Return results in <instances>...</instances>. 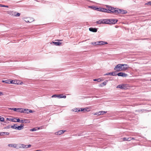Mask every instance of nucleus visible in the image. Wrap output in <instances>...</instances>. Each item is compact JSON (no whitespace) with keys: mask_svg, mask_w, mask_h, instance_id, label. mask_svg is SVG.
<instances>
[{"mask_svg":"<svg viewBox=\"0 0 151 151\" xmlns=\"http://www.w3.org/2000/svg\"><path fill=\"white\" fill-rule=\"evenodd\" d=\"M129 68V66L127 64H118L115 67L114 70L116 71H125Z\"/></svg>","mask_w":151,"mask_h":151,"instance_id":"obj_1","label":"nucleus"},{"mask_svg":"<svg viewBox=\"0 0 151 151\" xmlns=\"http://www.w3.org/2000/svg\"><path fill=\"white\" fill-rule=\"evenodd\" d=\"M107 8L108 9L109 13H113L116 14H117L118 8H114L109 5H106Z\"/></svg>","mask_w":151,"mask_h":151,"instance_id":"obj_2","label":"nucleus"},{"mask_svg":"<svg viewBox=\"0 0 151 151\" xmlns=\"http://www.w3.org/2000/svg\"><path fill=\"white\" fill-rule=\"evenodd\" d=\"M129 87V86L128 85L126 84H121L118 85L117 86V88H119L121 89H127Z\"/></svg>","mask_w":151,"mask_h":151,"instance_id":"obj_3","label":"nucleus"},{"mask_svg":"<svg viewBox=\"0 0 151 151\" xmlns=\"http://www.w3.org/2000/svg\"><path fill=\"white\" fill-rule=\"evenodd\" d=\"M66 97L65 95H52L51 97L52 98H56L58 99H60L61 98H65Z\"/></svg>","mask_w":151,"mask_h":151,"instance_id":"obj_4","label":"nucleus"},{"mask_svg":"<svg viewBox=\"0 0 151 151\" xmlns=\"http://www.w3.org/2000/svg\"><path fill=\"white\" fill-rule=\"evenodd\" d=\"M127 13V12L126 10L118 9L117 14H124Z\"/></svg>","mask_w":151,"mask_h":151,"instance_id":"obj_5","label":"nucleus"},{"mask_svg":"<svg viewBox=\"0 0 151 151\" xmlns=\"http://www.w3.org/2000/svg\"><path fill=\"white\" fill-rule=\"evenodd\" d=\"M97 10L101 11L102 12H106L109 13V12H108V9H107L104 8H97Z\"/></svg>","mask_w":151,"mask_h":151,"instance_id":"obj_6","label":"nucleus"},{"mask_svg":"<svg viewBox=\"0 0 151 151\" xmlns=\"http://www.w3.org/2000/svg\"><path fill=\"white\" fill-rule=\"evenodd\" d=\"M116 75L118 76H122L124 77H126L128 76V75L125 73L120 72L116 74Z\"/></svg>","mask_w":151,"mask_h":151,"instance_id":"obj_7","label":"nucleus"},{"mask_svg":"<svg viewBox=\"0 0 151 151\" xmlns=\"http://www.w3.org/2000/svg\"><path fill=\"white\" fill-rule=\"evenodd\" d=\"M20 15V14L19 13H17L16 12L12 11V12L11 15L14 17H18Z\"/></svg>","mask_w":151,"mask_h":151,"instance_id":"obj_8","label":"nucleus"},{"mask_svg":"<svg viewBox=\"0 0 151 151\" xmlns=\"http://www.w3.org/2000/svg\"><path fill=\"white\" fill-rule=\"evenodd\" d=\"M65 131V130H60L55 132V134L56 135H60L63 133Z\"/></svg>","mask_w":151,"mask_h":151,"instance_id":"obj_9","label":"nucleus"},{"mask_svg":"<svg viewBox=\"0 0 151 151\" xmlns=\"http://www.w3.org/2000/svg\"><path fill=\"white\" fill-rule=\"evenodd\" d=\"M106 42L103 41H100L97 42V44L98 45H102L106 44H107Z\"/></svg>","mask_w":151,"mask_h":151,"instance_id":"obj_10","label":"nucleus"},{"mask_svg":"<svg viewBox=\"0 0 151 151\" xmlns=\"http://www.w3.org/2000/svg\"><path fill=\"white\" fill-rule=\"evenodd\" d=\"M107 113L106 111H100L98 112H96L94 114L95 115H100L101 114H103L105 113Z\"/></svg>","mask_w":151,"mask_h":151,"instance_id":"obj_11","label":"nucleus"},{"mask_svg":"<svg viewBox=\"0 0 151 151\" xmlns=\"http://www.w3.org/2000/svg\"><path fill=\"white\" fill-rule=\"evenodd\" d=\"M105 75L114 76L116 75V72H111V73H106Z\"/></svg>","mask_w":151,"mask_h":151,"instance_id":"obj_12","label":"nucleus"},{"mask_svg":"<svg viewBox=\"0 0 151 151\" xmlns=\"http://www.w3.org/2000/svg\"><path fill=\"white\" fill-rule=\"evenodd\" d=\"M24 125L23 124H21L20 126L17 127V129L19 130H21L23 129V126Z\"/></svg>","mask_w":151,"mask_h":151,"instance_id":"obj_13","label":"nucleus"},{"mask_svg":"<svg viewBox=\"0 0 151 151\" xmlns=\"http://www.w3.org/2000/svg\"><path fill=\"white\" fill-rule=\"evenodd\" d=\"M89 30L91 32H96L97 31V29L96 28L91 27L89 28Z\"/></svg>","mask_w":151,"mask_h":151,"instance_id":"obj_14","label":"nucleus"},{"mask_svg":"<svg viewBox=\"0 0 151 151\" xmlns=\"http://www.w3.org/2000/svg\"><path fill=\"white\" fill-rule=\"evenodd\" d=\"M9 133L8 132H0V136H4L5 135H9Z\"/></svg>","mask_w":151,"mask_h":151,"instance_id":"obj_15","label":"nucleus"},{"mask_svg":"<svg viewBox=\"0 0 151 151\" xmlns=\"http://www.w3.org/2000/svg\"><path fill=\"white\" fill-rule=\"evenodd\" d=\"M109 20L107 19H104L103 20V24H108L109 23Z\"/></svg>","mask_w":151,"mask_h":151,"instance_id":"obj_16","label":"nucleus"},{"mask_svg":"<svg viewBox=\"0 0 151 151\" xmlns=\"http://www.w3.org/2000/svg\"><path fill=\"white\" fill-rule=\"evenodd\" d=\"M131 138L129 137L127 138V137H124L123 138V139L124 141H131Z\"/></svg>","mask_w":151,"mask_h":151,"instance_id":"obj_17","label":"nucleus"},{"mask_svg":"<svg viewBox=\"0 0 151 151\" xmlns=\"http://www.w3.org/2000/svg\"><path fill=\"white\" fill-rule=\"evenodd\" d=\"M17 111L23 113V109L22 108H17Z\"/></svg>","mask_w":151,"mask_h":151,"instance_id":"obj_18","label":"nucleus"},{"mask_svg":"<svg viewBox=\"0 0 151 151\" xmlns=\"http://www.w3.org/2000/svg\"><path fill=\"white\" fill-rule=\"evenodd\" d=\"M16 119L15 118L11 119V118H6V120H9L10 121H12L13 122H16V121L15 120Z\"/></svg>","mask_w":151,"mask_h":151,"instance_id":"obj_19","label":"nucleus"},{"mask_svg":"<svg viewBox=\"0 0 151 151\" xmlns=\"http://www.w3.org/2000/svg\"><path fill=\"white\" fill-rule=\"evenodd\" d=\"M71 111H74L75 112H78L80 111V109H78H78L77 108H74V109H72Z\"/></svg>","mask_w":151,"mask_h":151,"instance_id":"obj_20","label":"nucleus"},{"mask_svg":"<svg viewBox=\"0 0 151 151\" xmlns=\"http://www.w3.org/2000/svg\"><path fill=\"white\" fill-rule=\"evenodd\" d=\"M28 111H29L28 109H23V113H25L28 114L29 113Z\"/></svg>","mask_w":151,"mask_h":151,"instance_id":"obj_21","label":"nucleus"},{"mask_svg":"<svg viewBox=\"0 0 151 151\" xmlns=\"http://www.w3.org/2000/svg\"><path fill=\"white\" fill-rule=\"evenodd\" d=\"M24 123H30V121L29 119H24Z\"/></svg>","mask_w":151,"mask_h":151,"instance_id":"obj_22","label":"nucleus"},{"mask_svg":"<svg viewBox=\"0 0 151 151\" xmlns=\"http://www.w3.org/2000/svg\"><path fill=\"white\" fill-rule=\"evenodd\" d=\"M111 20L112 21L111 22L113 24H115L118 21V20L114 19H111Z\"/></svg>","mask_w":151,"mask_h":151,"instance_id":"obj_23","label":"nucleus"},{"mask_svg":"<svg viewBox=\"0 0 151 151\" xmlns=\"http://www.w3.org/2000/svg\"><path fill=\"white\" fill-rule=\"evenodd\" d=\"M53 43L56 45H60L61 44V43L58 42H53Z\"/></svg>","mask_w":151,"mask_h":151,"instance_id":"obj_24","label":"nucleus"},{"mask_svg":"<svg viewBox=\"0 0 151 151\" xmlns=\"http://www.w3.org/2000/svg\"><path fill=\"white\" fill-rule=\"evenodd\" d=\"M106 84V82H104L100 84L99 86V87H103L104 86H105Z\"/></svg>","mask_w":151,"mask_h":151,"instance_id":"obj_25","label":"nucleus"},{"mask_svg":"<svg viewBox=\"0 0 151 151\" xmlns=\"http://www.w3.org/2000/svg\"><path fill=\"white\" fill-rule=\"evenodd\" d=\"M8 146L9 147H16V145L13 144H9Z\"/></svg>","mask_w":151,"mask_h":151,"instance_id":"obj_26","label":"nucleus"},{"mask_svg":"<svg viewBox=\"0 0 151 151\" xmlns=\"http://www.w3.org/2000/svg\"><path fill=\"white\" fill-rule=\"evenodd\" d=\"M2 82L3 83H9L10 81L9 80H7L6 81H2Z\"/></svg>","mask_w":151,"mask_h":151,"instance_id":"obj_27","label":"nucleus"},{"mask_svg":"<svg viewBox=\"0 0 151 151\" xmlns=\"http://www.w3.org/2000/svg\"><path fill=\"white\" fill-rule=\"evenodd\" d=\"M17 124H14L12 126H11V128H12L13 129H17V127L15 126V125H16Z\"/></svg>","mask_w":151,"mask_h":151,"instance_id":"obj_28","label":"nucleus"},{"mask_svg":"<svg viewBox=\"0 0 151 151\" xmlns=\"http://www.w3.org/2000/svg\"><path fill=\"white\" fill-rule=\"evenodd\" d=\"M31 146V145H24V147L23 148H27L30 147Z\"/></svg>","mask_w":151,"mask_h":151,"instance_id":"obj_29","label":"nucleus"},{"mask_svg":"<svg viewBox=\"0 0 151 151\" xmlns=\"http://www.w3.org/2000/svg\"><path fill=\"white\" fill-rule=\"evenodd\" d=\"M9 109L13 110L15 111H17V108H11Z\"/></svg>","mask_w":151,"mask_h":151,"instance_id":"obj_30","label":"nucleus"},{"mask_svg":"<svg viewBox=\"0 0 151 151\" xmlns=\"http://www.w3.org/2000/svg\"><path fill=\"white\" fill-rule=\"evenodd\" d=\"M97 23L98 24H101L102 23L103 24V20H99L97 22Z\"/></svg>","mask_w":151,"mask_h":151,"instance_id":"obj_31","label":"nucleus"},{"mask_svg":"<svg viewBox=\"0 0 151 151\" xmlns=\"http://www.w3.org/2000/svg\"><path fill=\"white\" fill-rule=\"evenodd\" d=\"M0 7H6L7 8H8L9 6H6L5 5H2L1 4H0Z\"/></svg>","mask_w":151,"mask_h":151,"instance_id":"obj_32","label":"nucleus"},{"mask_svg":"<svg viewBox=\"0 0 151 151\" xmlns=\"http://www.w3.org/2000/svg\"><path fill=\"white\" fill-rule=\"evenodd\" d=\"M93 81H97L98 82H100L101 81V80L100 78H99L98 79H93Z\"/></svg>","mask_w":151,"mask_h":151,"instance_id":"obj_33","label":"nucleus"},{"mask_svg":"<svg viewBox=\"0 0 151 151\" xmlns=\"http://www.w3.org/2000/svg\"><path fill=\"white\" fill-rule=\"evenodd\" d=\"M4 119L3 117H1L0 116V121L1 122H4Z\"/></svg>","mask_w":151,"mask_h":151,"instance_id":"obj_34","label":"nucleus"},{"mask_svg":"<svg viewBox=\"0 0 151 151\" xmlns=\"http://www.w3.org/2000/svg\"><path fill=\"white\" fill-rule=\"evenodd\" d=\"M79 109H80V111H86V110L85 108L83 109V108H80Z\"/></svg>","mask_w":151,"mask_h":151,"instance_id":"obj_35","label":"nucleus"},{"mask_svg":"<svg viewBox=\"0 0 151 151\" xmlns=\"http://www.w3.org/2000/svg\"><path fill=\"white\" fill-rule=\"evenodd\" d=\"M30 130L31 131H35L36 130V129L35 128H34L32 129H30Z\"/></svg>","mask_w":151,"mask_h":151,"instance_id":"obj_36","label":"nucleus"},{"mask_svg":"<svg viewBox=\"0 0 151 151\" xmlns=\"http://www.w3.org/2000/svg\"><path fill=\"white\" fill-rule=\"evenodd\" d=\"M12 11H7V12L8 14H9L10 15H12Z\"/></svg>","mask_w":151,"mask_h":151,"instance_id":"obj_37","label":"nucleus"},{"mask_svg":"<svg viewBox=\"0 0 151 151\" xmlns=\"http://www.w3.org/2000/svg\"><path fill=\"white\" fill-rule=\"evenodd\" d=\"M92 44L93 45H98L97 44V42H93L92 43Z\"/></svg>","mask_w":151,"mask_h":151,"instance_id":"obj_38","label":"nucleus"},{"mask_svg":"<svg viewBox=\"0 0 151 151\" xmlns=\"http://www.w3.org/2000/svg\"><path fill=\"white\" fill-rule=\"evenodd\" d=\"M17 119V121H16V122H20V119Z\"/></svg>","mask_w":151,"mask_h":151,"instance_id":"obj_39","label":"nucleus"},{"mask_svg":"<svg viewBox=\"0 0 151 151\" xmlns=\"http://www.w3.org/2000/svg\"><path fill=\"white\" fill-rule=\"evenodd\" d=\"M149 4L151 6V1L148 2L147 4Z\"/></svg>","mask_w":151,"mask_h":151,"instance_id":"obj_40","label":"nucleus"},{"mask_svg":"<svg viewBox=\"0 0 151 151\" xmlns=\"http://www.w3.org/2000/svg\"><path fill=\"white\" fill-rule=\"evenodd\" d=\"M29 112V113H32L33 112V111L32 110H30V109H29V111H28Z\"/></svg>","mask_w":151,"mask_h":151,"instance_id":"obj_41","label":"nucleus"},{"mask_svg":"<svg viewBox=\"0 0 151 151\" xmlns=\"http://www.w3.org/2000/svg\"><path fill=\"white\" fill-rule=\"evenodd\" d=\"M20 122L21 123H24V119H23V120H20Z\"/></svg>","mask_w":151,"mask_h":151,"instance_id":"obj_42","label":"nucleus"},{"mask_svg":"<svg viewBox=\"0 0 151 151\" xmlns=\"http://www.w3.org/2000/svg\"><path fill=\"white\" fill-rule=\"evenodd\" d=\"M13 82H14V81H10L9 83L13 84Z\"/></svg>","mask_w":151,"mask_h":151,"instance_id":"obj_43","label":"nucleus"},{"mask_svg":"<svg viewBox=\"0 0 151 151\" xmlns=\"http://www.w3.org/2000/svg\"><path fill=\"white\" fill-rule=\"evenodd\" d=\"M130 138H131V140L132 139H134L133 137H130Z\"/></svg>","mask_w":151,"mask_h":151,"instance_id":"obj_44","label":"nucleus"},{"mask_svg":"<svg viewBox=\"0 0 151 151\" xmlns=\"http://www.w3.org/2000/svg\"><path fill=\"white\" fill-rule=\"evenodd\" d=\"M55 41H62V40H55Z\"/></svg>","mask_w":151,"mask_h":151,"instance_id":"obj_45","label":"nucleus"},{"mask_svg":"<svg viewBox=\"0 0 151 151\" xmlns=\"http://www.w3.org/2000/svg\"><path fill=\"white\" fill-rule=\"evenodd\" d=\"M97 8H96V7H93V9H95L96 10H97Z\"/></svg>","mask_w":151,"mask_h":151,"instance_id":"obj_46","label":"nucleus"},{"mask_svg":"<svg viewBox=\"0 0 151 151\" xmlns=\"http://www.w3.org/2000/svg\"><path fill=\"white\" fill-rule=\"evenodd\" d=\"M16 83H15V81H14L13 83V84H16Z\"/></svg>","mask_w":151,"mask_h":151,"instance_id":"obj_47","label":"nucleus"},{"mask_svg":"<svg viewBox=\"0 0 151 151\" xmlns=\"http://www.w3.org/2000/svg\"><path fill=\"white\" fill-rule=\"evenodd\" d=\"M3 93H2V92H0V94H3Z\"/></svg>","mask_w":151,"mask_h":151,"instance_id":"obj_48","label":"nucleus"},{"mask_svg":"<svg viewBox=\"0 0 151 151\" xmlns=\"http://www.w3.org/2000/svg\"><path fill=\"white\" fill-rule=\"evenodd\" d=\"M26 22H30L29 21H28V20L26 21Z\"/></svg>","mask_w":151,"mask_h":151,"instance_id":"obj_49","label":"nucleus"},{"mask_svg":"<svg viewBox=\"0 0 151 151\" xmlns=\"http://www.w3.org/2000/svg\"><path fill=\"white\" fill-rule=\"evenodd\" d=\"M6 128H9V126H7V127H6Z\"/></svg>","mask_w":151,"mask_h":151,"instance_id":"obj_50","label":"nucleus"},{"mask_svg":"<svg viewBox=\"0 0 151 151\" xmlns=\"http://www.w3.org/2000/svg\"><path fill=\"white\" fill-rule=\"evenodd\" d=\"M4 122L5 123H7L6 122V121H5V122Z\"/></svg>","mask_w":151,"mask_h":151,"instance_id":"obj_51","label":"nucleus"},{"mask_svg":"<svg viewBox=\"0 0 151 151\" xmlns=\"http://www.w3.org/2000/svg\"><path fill=\"white\" fill-rule=\"evenodd\" d=\"M150 81H151V78L150 79Z\"/></svg>","mask_w":151,"mask_h":151,"instance_id":"obj_52","label":"nucleus"}]
</instances>
